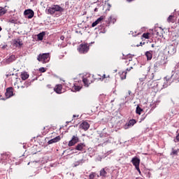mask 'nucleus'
<instances>
[{
  "label": "nucleus",
  "mask_w": 179,
  "mask_h": 179,
  "mask_svg": "<svg viewBox=\"0 0 179 179\" xmlns=\"http://www.w3.org/2000/svg\"><path fill=\"white\" fill-rule=\"evenodd\" d=\"M143 37L144 38H149V33L143 34Z\"/></svg>",
  "instance_id": "c85d7f7f"
},
{
  "label": "nucleus",
  "mask_w": 179,
  "mask_h": 179,
  "mask_svg": "<svg viewBox=\"0 0 179 179\" xmlns=\"http://www.w3.org/2000/svg\"><path fill=\"white\" fill-rule=\"evenodd\" d=\"M20 77L22 80H26V79H29V74L27 72H22Z\"/></svg>",
  "instance_id": "2eb2a0df"
},
{
  "label": "nucleus",
  "mask_w": 179,
  "mask_h": 179,
  "mask_svg": "<svg viewBox=\"0 0 179 179\" xmlns=\"http://www.w3.org/2000/svg\"><path fill=\"white\" fill-rule=\"evenodd\" d=\"M64 38H65V36H62L60 37V40L64 41Z\"/></svg>",
  "instance_id": "72a5a7b5"
},
{
  "label": "nucleus",
  "mask_w": 179,
  "mask_h": 179,
  "mask_svg": "<svg viewBox=\"0 0 179 179\" xmlns=\"http://www.w3.org/2000/svg\"><path fill=\"white\" fill-rule=\"evenodd\" d=\"M6 98L2 97V96H0V100H6V99H9L13 96V91L12 90H7L5 92Z\"/></svg>",
  "instance_id": "0eeeda50"
},
{
  "label": "nucleus",
  "mask_w": 179,
  "mask_h": 179,
  "mask_svg": "<svg viewBox=\"0 0 179 179\" xmlns=\"http://www.w3.org/2000/svg\"><path fill=\"white\" fill-rule=\"evenodd\" d=\"M173 141L176 143H177V142H179V133L177 134L176 138Z\"/></svg>",
  "instance_id": "a878e982"
},
{
  "label": "nucleus",
  "mask_w": 179,
  "mask_h": 179,
  "mask_svg": "<svg viewBox=\"0 0 179 179\" xmlns=\"http://www.w3.org/2000/svg\"><path fill=\"white\" fill-rule=\"evenodd\" d=\"M100 176L101 177H107V171H106V169H102L100 171Z\"/></svg>",
  "instance_id": "6ab92c4d"
},
{
  "label": "nucleus",
  "mask_w": 179,
  "mask_h": 179,
  "mask_svg": "<svg viewBox=\"0 0 179 179\" xmlns=\"http://www.w3.org/2000/svg\"><path fill=\"white\" fill-rule=\"evenodd\" d=\"M39 71H40V72L44 73V72H45V69L44 67H42V68L39 69Z\"/></svg>",
  "instance_id": "7c9ffc66"
},
{
  "label": "nucleus",
  "mask_w": 179,
  "mask_h": 179,
  "mask_svg": "<svg viewBox=\"0 0 179 179\" xmlns=\"http://www.w3.org/2000/svg\"><path fill=\"white\" fill-rule=\"evenodd\" d=\"M0 31H2V27H0Z\"/></svg>",
  "instance_id": "79ce46f5"
},
{
  "label": "nucleus",
  "mask_w": 179,
  "mask_h": 179,
  "mask_svg": "<svg viewBox=\"0 0 179 179\" xmlns=\"http://www.w3.org/2000/svg\"><path fill=\"white\" fill-rule=\"evenodd\" d=\"M62 8L59 6H52V7L48 9V13L50 15H54L56 12H62Z\"/></svg>",
  "instance_id": "f03ea898"
},
{
  "label": "nucleus",
  "mask_w": 179,
  "mask_h": 179,
  "mask_svg": "<svg viewBox=\"0 0 179 179\" xmlns=\"http://www.w3.org/2000/svg\"><path fill=\"white\" fill-rule=\"evenodd\" d=\"M105 78H107L105 74L103 76V79H105Z\"/></svg>",
  "instance_id": "ea45409f"
},
{
  "label": "nucleus",
  "mask_w": 179,
  "mask_h": 179,
  "mask_svg": "<svg viewBox=\"0 0 179 179\" xmlns=\"http://www.w3.org/2000/svg\"><path fill=\"white\" fill-rule=\"evenodd\" d=\"M24 15V16H27L28 19H31L34 16V11L31 9L25 10Z\"/></svg>",
  "instance_id": "423d86ee"
},
{
  "label": "nucleus",
  "mask_w": 179,
  "mask_h": 179,
  "mask_svg": "<svg viewBox=\"0 0 179 179\" xmlns=\"http://www.w3.org/2000/svg\"><path fill=\"white\" fill-rule=\"evenodd\" d=\"M78 51L80 54H86L89 51V45L86 44H80L78 48Z\"/></svg>",
  "instance_id": "7ed1b4c3"
},
{
  "label": "nucleus",
  "mask_w": 179,
  "mask_h": 179,
  "mask_svg": "<svg viewBox=\"0 0 179 179\" xmlns=\"http://www.w3.org/2000/svg\"><path fill=\"white\" fill-rule=\"evenodd\" d=\"M39 62H43V64H47L50 62V53H43L40 54L37 58Z\"/></svg>",
  "instance_id": "f257e3e1"
},
{
  "label": "nucleus",
  "mask_w": 179,
  "mask_h": 179,
  "mask_svg": "<svg viewBox=\"0 0 179 179\" xmlns=\"http://www.w3.org/2000/svg\"><path fill=\"white\" fill-rule=\"evenodd\" d=\"M84 148H86V144H85L84 143H80L76 145V150L82 151L83 150Z\"/></svg>",
  "instance_id": "f8f14e48"
},
{
  "label": "nucleus",
  "mask_w": 179,
  "mask_h": 179,
  "mask_svg": "<svg viewBox=\"0 0 179 179\" xmlns=\"http://www.w3.org/2000/svg\"><path fill=\"white\" fill-rule=\"evenodd\" d=\"M94 177H96V173L92 172L89 176V179H94Z\"/></svg>",
  "instance_id": "b1692460"
},
{
  "label": "nucleus",
  "mask_w": 179,
  "mask_h": 179,
  "mask_svg": "<svg viewBox=\"0 0 179 179\" xmlns=\"http://www.w3.org/2000/svg\"><path fill=\"white\" fill-rule=\"evenodd\" d=\"M83 82L86 87H89V85L91 83L87 78H83Z\"/></svg>",
  "instance_id": "a211bd4d"
},
{
  "label": "nucleus",
  "mask_w": 179,
  "mask_h": 179,
  "mask_svg": "<svg viewBox=\"0 0 179 179\" xmlns=\"http://www.w3.org/2000/svg\"><path fill=\"white\" fill-rule=\"evenodd\" d=\"M13 42L16 47L20 48L22 47V45H23V41H22L21 39H15Z\"/></svg>",
  "instance_id": "9b49d317"
},
{
  "label": "nucleus",
  "mask_w": 179,
  "mask_h": 179,
  "mask_svg": "<svg viewBox=\"0 0 179 179\" xmlns=\"http://www.w3.org/2000/svg\"><path fill=\"white\" fill-rule=\"evenodd\" d=\"M10 22L11 23H16V21H15V20H10Z\"/></svg>",
  "instance_id": "473e14b6"
},
{
  "label": "nucleus",
  "mask_w": 179,
  "mask_h": 179,
  "mask_svg": "<svg viewBox=\"0 0 179 179\" xmlns=\"http://www.w3.org/2000/svg\"><path fill=\"white\" fill-rule=\"evenodd\" d=\"M82 90V86L75 85V90Z\"/></svg>",
  "instance_id": "c756f323"
},
{
  "label": "nucleus",
  "mask_w": 179,
  "mask_h": 179,
  "mask_svg": "<svg viewBox=\"0 0 179 179\" xmlns=\"http://www.w3.org/2000/svg\"><path fill=\"white\" fill-rule=\"evenodd\" d=\"M137 170V171H138V173H139V174H141V169H139V166H138V169H136Z\"/></svg>",
  "instance_id": "e433bc0d"
},
{
  "label": "nucleus",
  "mask_w": 179,
  "mask_h": 179,
  "mask_svg": "<svg viewBox=\"0 0 179 179\" xmlns=\"http://www.w3.org/2000/svg\"><path fill=\"white\" fill-rule=\"evenodd\" d=\"M54 90H62V85L58 84L54 88Z\"/></svg>",
  "instance_id": "4be33fe9"
},
{
  "label": "nucleus",
  "mask_w": 179,
  "mask_h": 179,
  "mask_svg": "<svg viewBox=\"0 0 179 179\" xmlns=\"http://www.w3.org/2000/svg\"><path fill=\"white\" fill-rule=\"evenodd\" d=\"M151 47L155 48V44H152Z\"/></svg>",
  "instance_id": "a19ab883"
},
{
  "label": "nucleus",
  "mask_w": 179,
  "mask_h": 179,
  "mask_svg": "<svg viewBox=\"0 0 179 179\" xmlns=\"http://www.w3.org/2000/svg\"><path fill=\"white\" fill-rule=\"evenodd\" d=\"M13 75H15L14 73L12 74H7L6 75V78H9V76H13Z\"/></svg>",
  "instance_id": "2f4dec72"
},
{
  "label": "nucleus",
  "mask_w": 179,
  "mask_h": 179,
  "mask_svg": "<svg viewBox=\"0 0 179 179\" xmlns=\"http://www.w3.org/2000/svg\"><path fill=\"white\" fill-rule=\"evenodd\" d=\"M145 57H147L148 61H150L152 59V53L150 52H145Z\"/></svg>",
  "instance_id": "aec40b11"
},
{
  "label": "nucleus",
  "mask_w": 179,
  "mask_h": 179,
  "mask_svg": "<svg viewBox=\"0 0 179 179\" xmlns=\"http://www.w3.org/2000/svg\"><path fill=\"white\" fill-rule=\"evenodd\" d=\"M43 37H44V34L43 33H40V34H38V40H40V41L43 40Z\"/></svg>",
  "instance_id": "393cba45"
},
{
  "label": "nucleus",
  "mask_w": 179,
  "mask_h": 179,
  "mask_svg": "<svg viewBox=\"0 0 179 179\" xmlns=\"http://www.w3.org/2000/svg\"><path fill=\"white\" fill-rule=\"evenodd\" d=\"M53 93H55L56 94H62V90H55Z\"/></svg>",
  "instance_id": "cd10ccee"
},
{
  "label": "nucleus",
  "mask_w": 179,
  "mask_h": 179,
  "mask_svg": "<svg viewBox=\"0 0 179 179\" xmlns=\"http://www.w3.org/2000/svg\"><path fill=\"white\" fill-rule=\"evenodd\" d=\"M136 124V120H130L128 123L124 125V129H128V128H131V127H134Z\"/></svg>",
  "instance_id": "6e6552de"
},
{
  "label": "nucleus",
  "mask_w": 179,
  "mask_h": 179,
  "mask_svg": "<svg viewBox=\"0 0 179 179\" xmlns=\"http://www.w3.org/2000/svg\"><path fill=\"white\" fill-rule=\"evenodd\" d=\"M141 111H143V110L142 108H141V107H139V106H137L136 109V114H138V115H141Z\"/></svg>",
  "instance_id": "412c9836"
},
{
  "label": "nucleus",
  "mask_w": 179,
  "mask_h": 179,
  "mask_svg": "<svg viewBox=\"0 0 179 179\" xmlns=\"http://www.w3.org/2000/svg\"><path fill=\"white\" fill-rule=\"evenodd\" d=\"M131 163L136 167V170H138L139 164H141V159L137 157H134L131 159Z\"/></svg>",
  "instance_id": "20e7f679"
},
{
  "label": "nucleus",
  "mask_w": 179,
  "mask_h": 179,
  "mask_svg": "<svg viewBox=\"0 0 179 179\" xmlns=\"http://www.w3.org/2000/svg\"><path fill=\"white\" fill-rule=\"evenodd\" d=\"M80 164H83V159H80L77 162H75L73 164V167H78V166H80Z\"/></svg>",
  "instance_id": "dca6fc26"
},
{
  "label": "nucleus",
  "mask_w": 179,
  "mask_h": 179,
  "mask_svg": "<svg viewBox=\"0 0 179 179\" xmlns=\"http://www.w3.org/2000/svg\"><path fill=\"white\" fill-rule=\"evenodd\" d=\"M122 73L124 76H121V79H122V80H124V79H126V78H127V72H123Z\"/></svg>",
  "instance_id": "bb28decb"
},
{
  "label": "nucleus",
  "mask_w": 179,
  "mask_h": 179,
  "mask_svg": "<svg viewBox=\"0 0 179 179\" xmlns=\"http://www.w3.org/2000/svg\"><path fill=\"white\" fill-rule=\"evenodd\" d=\"M79 142V137L78 136H73L71 140L69 142V146H75Z\"/></svg>",
  "instance_id": "39448f33"
},
{
  "label": "nucleus",
  "mask_w": 179,
  "mask_h": 179,
  "mask_svg": "<svg viewBox=\"0 0 179 179\" xmlns=\"http://www.w3.org/2000/svg\"><path fill=\"white\" fill-rule=\"evenodd\" d=\"M30 164V162L28 163V165Z\"/></svg>",
  "instance_id": "a18cd8bd"
},
{
  "label": "nucleus",
  "mask_w": 179,
  "mask_h": 179,
  "mask_svg": "<svg viewBox=\"0 0 179 179\" xmlns=\"http://www.w3.org/2000/svg\"><path fill=\"white\" fill-rule=\"evenodd\" d=\"M80 127L82 128V129H83L84 131H87V129L90 128V124H89L87 122H83L80 124Z\"/></svg>",
  "instance_id": "1a4fd4ad"
},
{
  "label": "nucleus",
  "mask_w": 179,
  "mask_h": 179,
  "mask_svg": "<svg viewBox=\"0 0 179 179\" xmlns=\"http://www.w3.org/2000/svg\"><path fill=\"white\" fill-rule=\"evenodd\" d=\"M3 48H5V46H3Z\"/></svg>",
  "instance_id": "49530a36"
},
{
  "label": "nucleus",
  "mask_w": 179,
  "mask_h": 179,
  "mask_svg": "<svg viewBox=\"0 0 179 179\" xmlns=\"http://www.w3.org/2000/svg\"><path fill=\"white\" fill-rule=\"evenodd\" d=\"M101 20H104V17L101 16L95 22H94L92 24V27H96V26H97L99 24V23H100V22H101Z\"/></svg>",
  "instance_id": "ddd939ff"
},
{
  "label": "nucleus",
  "mask_w": 179,
  "mask_h": 179,
  "mask_svg": "<svg viewBox=\"0 0 179 179\" xmlns=\"http://www.w3.org/2000/svg\"><path fill=\"white\" fill-rule=\"evenodd\" d=\"M165 79H166V80H170V77L166 76V77H165Z\"/></svg>",
  "instance_id": "f704fd0d"
},
{
  "label": "nucleus",
  "mask_w": 179,
  "mask_h": 179,
  "mask_svg": "<svg viewBox=\"0 0 179 179\" xmlns=\"http://www.w3.org/2000/svg\"><path fill=\"white\" fill-rule=\"evenodd\" d=\"M73 117H76V115H74Z\"/></svg>",
  "instance_id": "c03bdc74"
},
{
  "label": "nucleus",
  "mask_w": 179,
  "mask_h": 179,
  "mask_svg": "<svg viewBox=\"0 0 179 179\" xmlns=\"http://www.w3.org/2000/svg\"><path fill=\"white\" fill-rule=\"evenodd\" d=\"M6 13V10L3 8H0V16H3Z\"/></svg>",
  "instance_id": "5701e85b"
},
{
  "label": "nucleus",
  "mask_w": 179,
  "mask_h": 179,
  "mask_svg": "<svg viewBox=\"0 0 179 179\" xmlns=\"http://www.w3.org/2000/svg\"><path fill=\"white\" fill-rule=\"evenodd\" d=\"M131 69H132V67H130L129 69H127V71L128 72H129V71H131Z\"/></svg>",
  "instance_id": "c9c22d12"
},
{
  "label": "nucleus",
  "mask_w": 179,
  "mask_h": 179,
  "mask_svg": "<svg viewBox=\"0 0 179 179\" xmlns=\"http://www.w3.org/2000/svg\"><path fill=\"white\" fill-rule=\"evenodd\" d=\"M16 56L15 55H11L9 57L8 59H6V62L7 64H10V62H13V61H15Z\"/></svg>",
  "instance_id": "4468645a"
},
{
  "label": "nucleus",
  "mask_w": 179,
  "mask_h": 179,
  "mask_svg": "<svg viewBox=\"0 0 179 179\" xmlns=\"http://www.w3.org/2000/svg\"><path fill=\"white\" fill-rule=\"evenodd\" d=\"M168 23H174L176 22V20H174V15H169V17L167 18Z\"/></svg>",
  "instance_id": "f3484780"
},
{
  "label": "nucleus",
  "mask_w": 179,
  "mask_h": 179,
  "mask_svg": "<svg viewBox=\"0 0 179 179\" xmlns=\"http://www.w3.org/2000/svg\"><path fill=\"white\" fill-rule=\"evenodd\" d=\"M6 90H12V87H8Z\"/></svg>",
  "instance_id": "4c0bfd02"
},
{
  "label": "nucleus",
  "mask_w": 179,
  "mask_h": 179,
  "mask_svg": "<svg viewBox=\"0 0 179 179\" xmlns=\"http://www.w3.org/2000/svg\"><path fill=\"white\" fill-rule=\"evenodd\" d=\"M32 163H37V162H33Z\"/></svg>",
  "instance_id": "37998d69"
},
{
  "label": "nucleus",
  "mask_w": 179,
  "mask_h": 179,
  "mask_svg": "<svg viewBox=\"0 0 179 179\" xmlns=\"http://www.w3.org/2000/svg\"><path fill=\"white\" fill-rule=\"evenodd\" d=\"M146 118V116H145L143 119L141 120V121H143Z\"/></svg>",
  "instance_id": "58836bf2"
},
{
  "label": "nucleus",
  "mask_w": 179,
  "mask_h": 179,
  "mask_svg": "<svg viewBox=\"0 0 179 179\" xmlns=\"http://www.w3.org/2000/svg\"><path fill=\"white\" fill-rule=\"evenodd\" d=\"M61 141V136H58L51 140H50L48 143V145H52V143H57V142H59Z\"/></svg>",
  "instance_id": "9d476101"
}]
</instances>
